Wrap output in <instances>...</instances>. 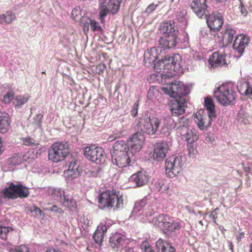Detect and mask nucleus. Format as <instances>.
<instances>
[{"label":"nucleus","instance_id":"1","mask_svg":"<svg viewBox=\"0 0 252 252\" xmlns=\"http://www.w3.org/2000/svg\"><path fill=\"white\" fill-rule=\"evenodd\" d=\"M160 124L161 121L158 118L150 117L147 112H144L137 119L134 129L139 131L142 135L147 134L153 135L156 133Z\"/></svg>","mask_w":252,"mask_h":252},{"label":"nucleus","instance_id":"2","mask_svg":"<svg viewBox=\"0 0 252 252\" xmlns=\"http://www.w3.org/2000/svg\"><path fill=\"white\" fill-rule=\"evenodd\" d=\"M99 208L102 210H109L115 206L120 208L123 204V196L120 191L115 190H107L103 191L98 197Z\"/></svg>","mask_w":252,"mask_h":252},{"label":"nucleus","instance_id":"3","mask_svg":"<svg viewBox=\"0 0 252 252\" xmlns=\"http://www.w3.org/2000/svg\"><path fill=\"white\" fill-rule=\"evenodd\" d=\"M214 96L222 105H228L233 104L236 97L234 84L231 82L221 84L214 91Z\"/></svg>","mask_w":252,"mask_h":252},{"label":"nucleus","instance_id":"4","mask_svg":"<svg viewBox=\"0 0 252 252\" xmlns=\"http://www.w3.org/2000/svg\"><path fill=\"white\" fill-rule=\"evenodd\" d=\"M29 189L20 183L17 184L9 183L8 187L1 191L0 196L2 198L8 199H16L18 197L26 198L30 194Z\"/></svg>","mask_w":252,"mask_h":252},{"label":"nucleus","instance_id":"5","mask_svg":"<svg viewBox=\"0 0 252 252\" xmlns=\"http://www.w3.org/2000/svg\"><path fill=\"white\" fill-rule=\"evenodd\" d=\"M161 90L166 94L174 99H184L183 97L189 93V88L183 82L175 80L170 84L161 88Z\"/></svg>","mask_w":252,"mask_h":252},{"label":"nucleus","instance_id":"6","mask_svg":"<svg viewBox=\"0 0 252 252\" xmlns=\"http://www.w3.org/2000/svg\"><path fill=\"white\" fill-rule=\"evenodd\" d=\"M69 153V145L67 142H56L48 150V158L53 162L57 163L63 160Z\"/></svg>","mask_w":252,"mask_h":252},{"label":"nucleus","instance_id":"7","mask_svg":"<svg viewBox=\"0 0 252 252\" xmlns=\"http://www.w3.org/2000/svg\"><path fill=\"white\" fill-rule=\"evenodd\" d=\"M184 162V158L180 155L167 158L165 162L166 174L170 178L177 176L181 172Z\"/></svg>","mask_w":252,"mask_h":252},{"label":"nucleus","instance_id":"8","mask_svg":"<svg viewBox=\"0 0 252 252\" xmlns=\"http://www.w3.org/2000/svg\"><path fill=\"white\" fill-rule=\"evenodd\" d=\"M83 153L86 158L96 164H100L105 161V155L101 147L92 145L85 147Z\"/></svg>","mask_w":252,"mask_h":252},{"label":"nucleus","instance_id":"9","mask_svg":"<svg viewBox=\"0 0 252 252\" xmlns=\"http://www.w3.org/2000/svg\"><path fill=\"white\" fill-rule=\"evenodd\" d=\"M204 18L206 19L207 25L210 28L209 32L211 35L215 36L216 32L221 29L223 23L221 15L219 13L214 12L211 14H208Z\"/></svg>","mask_w":252,"mask_h":252},{"label":"nucleus","instance_id":"10","mask_svg":"<svg viewBox=\"0 0 252 252\" xmlns=\"http://www.w3.org/2000/svg\"><path fill=\"white\" fill-rule=\"evenodd\" d=\"M112 162L118 167L123 168L129 166L132 160H134V153L131 151H127L123 154H114L112 156Z\"/></svg>","mask_w":252,"mask_h":252},{"label":"nucleus","instance_id":"11","mask_svg":"<svg viewBox=\"0 0 252 252\" xmlns=\"http://www.w3.org/2000/svg\"><path fill=\"white\" fill-rule=\"evenodd\" d=\"M144 140V135H142L138 130H135V132L129 138L127 141L129 151L132 153L139 152L142 149Z\"/></svg>","mask_w":252,"mask_h":252},{"label":"nucleus","instance_id":"12","mask_svg":"<svg viewBox=\"0 0 252 252\" xmlns=\"http://www.w3.org/2000/svg\"><path fill=\"white\" fill-rule=\"evenodd\" d=\"M206 0H193L190 7L195 14L199 18H204L209 14Z\"/></svg>","mask_w":252,"mask_h":252},{"label":"nucleus","instance_id":"13","mask_svg":"<svg viewBox=\"0 0 252 252\" xmlns=\"http://www.w3.org/2000/svg\"><path fill=\"white\" fill-rule=\"evenodd\" d=\"M156 51V48H152L145 52L144 54V61L146 66L157 69V71H158V68H157L159 67L158 62L160 60L157 61L158 57Z\"/></svg>","mask_w":252,"mask_h":252},{"label":"nucleus","instance_id":"14","mask_svg":"<svg viewBox=\"0 0 252 252\" xmlns=\"http://www.w3.org/2000/svg\"><path fill=\"white\" fill-rule=\"evenodd\" d=\"M179 33L174 32L161 37L158 41L159 45L164 49H170L175 47L180 41Z\"/></svg>","mask_w":252,"mask_h":252},{"label":"nucleus","instance_id":"15","mask_svg":"<svg viewBox=\"0 0 252 252\" xmlns=\"http://www.w3.org/2000/svg\"><path fill=\"white\" fill-rule=\"evenodd\" d=\"M204 111L199 110L194 115L195 122L199 129L203 130L211 126L212 119L214 118H210L209 115H203Z\"/></svg>","mask_w":252,"mask_h":252},{"label":"nucleus","instance_id":"16","mask_svg":"<svg viewBox=\"0 0 252 252\" xmlns=\"http://www.w3.org/2000/svg\"><path fill=\"white\" fill-rule=\"evenodd\" d=\"M169 150V145L167 142H160L156 143L153 155L154 159L158 161L163 160Z\"/></svg>","mask_w":252,"mask_h":252},{"label":"nucleus","instance_id":"17","mask_svg":"<svg viewBox=\"0 0 252 252\" xmlns=\"http://www.w3.org/2000/svg\"><path fill=\"white\" fill-rule=\"evenodd\" d=\"M130 240L120 233L113 234L109 239V245L114 249L118 250L120 247L127 245Z\"/></svg>","mask_w":252,"mask_h":252},{"label":"nucleus","instance_id":"18","mask_svg":"<svg viewBox=\"0 0 252 252\" xmlns=\"http://www.w3.org/2000/svg\"><path fill=\"white\" fill-rule=\"evenodd\" d=\"M186 104V99L171 100L170 110L172 115L178 116L183 114L185 111Z\"/></svg>","mask_w":252,"mask_h":252},{"label":"nucleus","instance_id":"19","mask_svg":"<svg viewBox=\"0 0 252 252\" xmlns=\"http://www.w3.org/2000/svg\"><path fill=\"white\" fill-rule=\"evenodd\" d=\"M82 171V168L78 164L77 160L73 159L70 162L68 170L64 172V175L68 180H73L78 177Z\"/></svg>","mask_w":252,"mask_h":252},{"label":"nucleus","instance_id":"20","mask_svg":"<svg viewBox=\"0 0 252 252\" xmlns=\"http://www.w3.org/2000/svg\"><path fill=\"white\" fill-rule=\"evenodd\" d=\"M249 37L246 35L240 34L236 36L233 44V47L241 55L245 48L248 45Z\"/></svg>","mask_w":252,"mask_h":252},{"label":"nucleus","instance_id":"21","mask_svg":"<svg viewBox=\"0 0 252 252\" xmlns=\"http://www.w3.org/2000/svg\"><path fill=\"white\" fill-rule=\"evenodd\" d=\"M177 57L180 58L178 55H175L173 57H164L163 59L158 62L159 69H169L170 70H174L175 66L178 62ZM159 71H160V70Z\"/></svg>","mask_w":252,"mask_h":252},{"label":"nucleus","instance_id":"22","mask_svg":"<svg viewBox=\"0 0 252 252\" xmlns=\"http://www.w3.org/2000/svg\"><path fill=\"white\" fill-rule=\"evenodd\" d=\"M181 227V222L178 220H174L170 218L167 215L165 217L164 223L162 230L166 233L178 230Z\"/></svg>","mask_w":252,"mask_h":252},{"label":"nucleus","instance_id":"23","mask_svg":"<svg viewBox=\"0 0 252 252\" xmlns=\"http://www.w3.org/2000/svg\"><path fill=\"white\" fill-rule=\"evenodd\" d=\"M180 135L182 139L187 141V144L195 143L199 138L198 132L194 128L182 130L180 132Z\"/></svg>","mask_w":252,"mask_h":252},{"label":"nucleus","instance_id":"24","mask_svg":"<svg viewBox=\"0 0 252 252\" xmlns=\"http://www.w3.org/2000/svg\"><path fill=\"white\" fill-rule=\"evenodd\" d=\"M149 178L147 173L143 170L138 171L131 176L129 181L134 183L136 187H141L147 184Z\"/></svg>","mask_w":252,"mask_h":252},{"label":"nucleus","instance_id":"25","mask_svg":"<svg viewBox=\"0 0 252 252\" xmlns=\"http://www.w3.org/2000/svg\"><path fill=\"white\" fill-rule=\"evenodd\" d=\"M225 55L219 53V52L214 53L209 60V63L211 67L222 66L226 65V63L225 60Z\"/></svg>","mask_w":252,"mask_h":252},{"label":"nucleus","instance_id":"26","mask_svg":"<svg viewBox=\"0 0 252 252\" xmlns=\"http://www.w3.org/2000/svg\"><path fill=\"white\" fill-rule=\"evenodd\" d=\"M122 0H100L102 7L107 8L113 14L116 13L119 9Z\"/></svg>","mask_w":252,"mask_h":252},{"label":"nucleus","instance_id":"27","mask_svg":"<svg viewBox=\"0 0 252 252\" xmlns=\"http://www.w3.org/2000/svg\"><path fill=\"white\" fill-rule=\"evenodd\" d=\"M157 252H176L175 249L170 243L159 238L156 243Z\"/></svg>","mask_w":252,"mask_h":252},{"label":"nucleus","instance_id":"28","mask_svg":"<svg viewBox=\"0 0 252 252\" xmlns=\"http://www.w3.org/2000/svg\"><path fill=\"white\" fill-rule=\"evenodd\" d=\"M174 23L171 22H164L161 23L159 27V30L160 33L164 35H168L170 33H179L177 28H175Z\"/></svg>","mask_w":252,"mask_h":252},{"label":"nucleus","instance_id":"29","mask_svg":"<svg viewBox=\"0 0 252 252\" xmlns=\"http://www.w3.org/2000/svg\"><path fill=\"white\" fill-rule=\"evenodd\" d=\"M108 227V226L102 223L97 226L93 236V238L96 243L100 244L102 242L104 233L107 231Z\"/></svg>","mask_w":252,"mask_h":252},{"label":"nucleus","instance_id":"30","mask_svg":"<svg viewBox=\"0 0 252 252\" xmlns=\"http://www.w3.org/2000/svg\"><path fill=\"white\" fill-rule=\"evenodd\" d=\"M221 34L223 45L226 46L232 42L236 31L231 28H227L222 31Z\"/></svg>","mask_w":252,"mask_h":252},{"label":"nucleus","instance_id":"31","mask_svg":"<svg viewBox=\"0 0 252 252\" xmlns=\"http://www.w3.org/2000/svg\"><path fill=\"white\" fill-rule=\"evenodd\" d=\"M10 117L9 115L5 112L0 113V132L6 133L10 128Z\"/></svg>","mask_w":252,"mask_h":252},{"label":"nucleus","instance_id":"32","mask_svg":"<svg viewBox=\"0 0 252 252\" xmlns=\"http://www.w3.org/2000/svg\"><path fill=\"white\" fill-rule=\"evenodd\" d=\"M113 150L111 152V156H114V154L118 155L130 151L127 143H126L124 140H119L116 142L113 145Z\"/></svg>","mask_w":252,"mask_h":252},{"label":"nucleus","instance_id":"33","mask_svg":"<svg viewBox=\"0 0 252 252\" xmlns=\"http://www.w3.org/2000/svg\"><path fill=\"white\" fill-rule=\"evenodd\" d=\"M238 91L241 94H244L246 95L252 94V87L249 82L245 80H241L237 83Z\"/></svg>","mask_w":252,"mask_h":252},{"label":"nucleus","instance_id":"34","mask_svg":"<svg viewBox=\"0 0 252 252\" xmlns=\"http://www.w3.org/2000/svg\"><path fill=\"white\" fill-rule=\"evenodd\" d=\"M49 193L52 198L57 201L62 203L63 201L64 191L61 188H52L49 189Z\"/></svg>","mask_w":252,"mask_h":252},{"label":"nucleus","instance_id":"35","mask_svg":"<svg viewBox=\"0 0 252 252\" xmlns=\"http://www.w3.org/2000/svg\"><path fill=\"white\" fill-rule=\"evenodd\" d=\"M204 106L208 111L209 116L210 118H216L215 105L212 98L206 97L204 100Z\"/></svg>","mask_w":252,"mask_h":252},{"label":"nucleus","instance_id":"36","mask_svg":"<svg viewBox=\"0 0 252 252\" xmlns=\"http://www.w3.org/2000/svg\"><path fill=\"white\" fill-rule=\"evenodd\" d=\"M15 17V14L12 11H7L5 13L0 15V24H10Z\"/></svg>","mask_w":252,"mask_h":252},{"label":"nucleus","instance_id":"37","mask_svg":"<svg viewBox=\"0 0 252 252\" xmlns=\"http://www.w3.org/2000/svg\"><path fill=\"white\" fill-rule=\"evenodd\" d=\"M161 93L157 88L154 87H150L147 94L148 98L153 101L156 100H159L161 98Z\"/></svg>","mask_w":252,"mask_h":252},{"label":"nucleus","instance_id":"38","mask_svg":"<svg viewBox=\"0 0 252 252\" xmlns=\"http://www.w3.org/2000/svg\"><path fill=\"white\" fill-rule=\"evenodd\" d=\"M189 120L186 117L183 116L178 119V122L176 125L177 129L180 132L182 130H186L189 129Z\"/></svg>","mask_w":252,"mask_h":252},{"label":"nucleus","instance_id":"39","mask_svg":"<svg viewBox=\"0 0 252 252\" xmlns=\"http://www.w3.org/2000/svg\"><path fill=\"white\" fill-rule=\"evenodd\" d=\"M30 96L28 94L24 95L17 96L13 101V104L16 107H21L22 105L25 104L30 99Z\"/></svg>","mask_w":252,"mask_h":252},{"label":"nucleus","instance_id":"40","mask_svg":"<svg viewBox=\"0 0 252 252\" xmlns=\"http://www.w3.org/2000/svg\"><path fill=\"white\" fill-rule=\"evenodd\" d=\"M63 205L70 210H74L77 208V204L75 200L72 199L68 195L64 196Z\"/></svg>","mask_w":252,"mask_h":252},{"label":"nucleus","instance_id":"41","mask_svg":"<svg viewBox=\"0 0 252 252\" xmlns=\"http://www.w3.org/2000/svg\"><path fill=\"white\" fill-rule=\"evenodd\" d=\"M89 25H90L91 28L93 31H102V29L99 24L94 20L88 19L84 26V29L87 28L88 30Z\"/></svg>","mask_w":252,"mask_h":252},{"label":"nucleus","instance_id":"42","mask_svg":"<svg viewBox=\"0 0 252 252\" xmlns=\"http://www.w3.org/2000/svg\"><path fill=\"white\" fill-rule=\"evenodd\" d=\"M166 216L167 215L164 214L159 215L158 217L153 219L152 223L154 225L162 229Z\"/></svg>","mask_w":252,"mask_h":252},{"label":"nucleus","instance_id":"43","mask_svg":"<svg viewBox=\"0 0 252 252\" xmlns=\"http://www.w3.org/2000/svg\"><path fill=\"white\" fill-rule=\"evenodd\" d=\"M7 162L9 165H19L23 162V159L21 158V154L14 155L8 159Z\"/></svg>","mask_w":252,"mask_h":252},{"label":"nucleus","instance_id":"44","mask_svg":"<svg viewBox=\"0 0 252 252\" xmlns=\"http://www.w3.org/2000/svg\"><path fill=\"white\" fill-rule=\"evenodd\" d=\"M146 204L147 199L146 198H143L139 201H137L134 204L132 213L134 214L138 213L145 206Z\"/></svg>","mask_w":252,"mask_h":252},{"label":"nucleus","instance_id":"45","mask_svg":"<svg viewBox=\"0 0 252 252\" xmlns=\"http://www.w3.org/2000/svg\"><path fill=\"white\" fill-rule=\"evenodd\" d=\"M156 190L164 192L168 189V186L165 185L162 180H158L155 183Z\"/></svg>","mask_w":252,"mask_h":252},{"label":"nucleus","instance_id":"46","mask_svg":"<svg viewBox=\"0 0 252 252\" xmlns=\"http://www.w3.org/2000/svg\"><path fill=\"white\" fill-rule=\"evenodd\" d=\"M187 149L189 156L190 157H194L197 154L196 149V143L187 144Z\"/></svg>","mask_w":252,"mask_h":252},{"label":"nucleus","instance_id":"47","mask_svg":"<svg viewBox=\"0 0 252 252\" xmlns=\"http://www.w3.org/2000/svg\"><path fill=\"white\" fill-rule=\"evenodd\" d=\"M29 210L31 213L33 214V216L36 218H39L43 215L42 211L38 207L33 206L29 208Z\"/></svg>","mask_w":252,"mask_h":252},{"label":"nucleus","instance_id":"48","mask_svg":"<svg viewBox=\"0 0 252 252\" xmlns=\"http://www.w3.org/2000/svg\"><path fill=\"white\" fill-rule=\"evenodd\" d=\"M42 118L43 115L41 114H38L35 116L32 123L35 128H38L41 126Z\"/></svg>","mask_w":252,"mask_h":252},{"label":"nucleus","instance_id":"49","mask_svg":"<svg viewBox=\"0 0 252 252\" xmlns=\"http://www.w3.org/2000/svg\"><path fill=\"white\" fill-rule=\"evenodd\" d=\"M9 232V227L6 226L0 227V238L2 240H6Z\"/></svg>","mask_w":252,"mask_h":252},{"label":"nucleus","instance_id":"50","mask_svg":"<svg viewBox=\"0 0 252 252\" xmlns=\"http://www.w3.org/2000/svg\"><path fill=\"white\" fill-rule=\"evenodd\" d=\"M29 249L25 245H21L17 247L11 248L9 252H29Z\"/></svg>","mask_w":252,"mask_h":252},{"label":"nucleus","instance_id":"51","mask_svg":"<svg viewBox=\"0 0 252 252\" xmlns=\"http://www.w3.org/2000/svg\"><path fill=\"white\" fill-rule=\"evenodd\" d=\"M108 12L110 13V10H109L107 8L102 7L100 5V10L99 11V18L102 23L104 22V18L107 15Z\"/></svg>","mask_w":252,"mask_h":252},{"label":"nucleus","instance_id":"52","mask_svg":"<svg viewBox=\"0 0 252 252\" xmlns=\"http://www.w3.org/2000/svg\"><path fill=\"white\" fill-rule=\"evenodd\" d=\"M23 144L27 146H33L37 144V143L33 139L28 137L23 139Z\"/></svg>","mask_w":252,"mask_h":252},{"label":"nucleus","instance_id":"53","mask_svg":"<svg viewBox=\"0 0 252 252\" xmlns=\"http://www.w3.org/2000/svg\"><path fill=\"white\" fill-rule=\"evenodd\" d=\"M14 93L12 92H8L3 96V102L5 104H8L13 98Z\"/></svg>","mask_w":252,"mask_h":252},{"label":"nucleus","instance_id":"54","mask_svg":"<svg viewBox=\"0 0 252 252\" xmlns=\"http://www.w3.org/2000/svg\"><path fill=\"white\" fill-rule=\"evenodd\" d=\"M141 249L145 252H154L151 249L149 243L147 241H144L141 245Z\"/></svg>","mask_w":252,"mask_h":252},{"label":"nucleus","instance_id":"55","mask_svg":"<svg viewBox=\"0 0 252 252\" xmlns=\"http://www.w3.org/2000/svg\"><path fill=\"white\" fill-rule=\"evenodd\" d=\"M26 5L25 2H20L15 4L13 7V10L15 11L20 12L22 11Z\"/></svg>","mask_w":252,"mask_h":252},{"label":"nucleus","instance_id":"56","mask_svg":"<svg viewBox=\"0 0 252 252\" xmlns=\"http://www.w3.org/2000/svg\"><path fill=\"white\" fill-rule=\"evenodd\" d=\"M81 11L79 8H74L71 12V17L75 20H77V18H78V16L80 15Z\"/></svg>","mask_w":252,"mask_h":252},{"label":"nucleus","instance_id":"57","mask_svg":"<svg viewBox=\"0 0 252 252\" xmlns=\"http://www.w3.org/2000/svg\"><path fill=\"white\" fill-rule=\"evenodd\" d=\"M158 6V4H155L154 3H152L150 4L148 7L146 8L145 10V12L150 14L153 12L157 7Z\"/></svg>","mask_w":252,"mask_h":252},{"label":"nucleus","instance_id":"58","mask_svg":"<svg viewBox=\"0 0 252 252\" xmlns=\"http://www.w3.org/2000/svg\"><path fill=\"white\" fill-rule=\"evenodd\" d=\"M49 210L51 212H55L57 213H59L60 214H63V211L60 208H59L56 205H54L52 206Z\"/></svg>","mask_w":252,"mask_h":252},{"label":"nucleus","instance_id":"59","mask_svg":"<svg viewBox=\"0 0 252 252\" xmlns=\"http://www.w3.org/2000/svg\"><path fill=\"white\" fill-rule=\"evenodd\" d=\"M138 105L135 103L133 105L132 109L130 111V114L133 117H136L138 113Z\"/></svg>","mask_w":252,"mask_h":252},{"label":"nucleus","instance_id":"60","mask_svg":"<svg viewBox=\"0 0 252 252\" xmlns=\"http://www.w3.org/2000/svg\"><path fill=\"white\" fill-rule=\"evenodd\" d=\"M106 68L104 64H100L96 66V70L99 73H102Z\"/></svg>","mask_w":252,"mask_h":252},{"label":"nucleus","instance_id":"61","mask_svg":"<svg viewBox=\"0 0 252 252\" xmlns=\"http://www.w3.org/2000/svg\"><path fill=\"white\" fill-rule=\"evenodd\" d=\"M219 210L218 208H216L214 209L210 215V217H212L214 220V222L216 223V219L218 217V213L217 211Z\"/></svg>","mask_w":252,"mask_h":252},{"label":"nucleus","instance_id":"62","mask_svg":"<svg viewBox=\"0 0 252 252\" xmlns=\"http://www.w3.org/2000/svg\"><path fill=\"white\" fill-rule=\"evenodd\" d=\"M200 33L201 34V35L202 36V37L206 38L209 36V34H210V32L209 33L207 32V30L205 29H202L200 31Z\"/></svg>","mask_w":252,"mask_h":252},{"label":"nucleus","instance_id":"63","mask_svg":"<svg viewBox=\"0 0 252 252\" xmlns=\"http://www.w3.org/2000/svg\"><path fill=\"white\" fill-rule=\"evenodd\" d=\"M100 169L99 168H94V170L91 172V175L94 177H97L99 176V173L100 172Z\"/></svg>","mask_w":252,"mask_h":252},{"label":"nucleus","instance_id":"64","mask_svg":"<svg viewBox=\"0 0 252 252\" xmlns=\"http://www.w3.org/2000/svg\"><path fill=\"white\" fill-rule=\"evenodd\" d=\"M29 156V153H27L23 155L21 154V158L23 159V162L24 161H27L28 160V159L30 158Z\"/></svg>","mask_w":252,"mask_h":252}]
</instances>
